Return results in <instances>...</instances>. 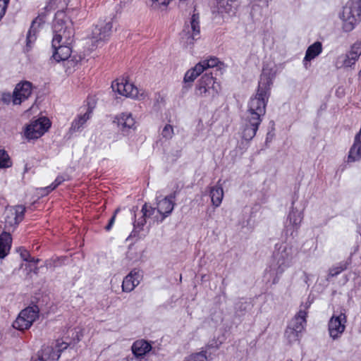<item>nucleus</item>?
Wrapping results in <instances>:
<instances>
[{
  "mask_svg": "<svg viewBox=\"0 0 361 361\" xmlns=\"http://www.w3.org/2000/svg\"><path fill=\"white\" fill-rule=\"evenodd\" d=\"M272 80L270 73L263 69L256 94L250 97L247 109L242 117L241 135L242 138L246 141H250L255 137L266 114Z\"/></svg>",
  "mask_w": 361,
  "mask_h": 361,
  "instance_id": "f257e3e1",
  "label": "nucleus"
},
{
  "mask_svg": "<svg viewBox=\"0 0 361 361\" xmlns=\"http://www.w3.org/2000/svg\"><path fill=\"white\" fill-rule=\"evenodd\" d=\"M54 37L51 42L52 57L57 61L69 59L71 56V45L73 42L75 29L73 23L66 11H58L53 22Z\"/></svg>",
  "mask_w": 361,
  "mask_h": 361,
  "instance_id": "f03ea898",
  "label": "nucleus"
},
{
  "mask_svg": "<svg viewBox=\"0 0 361 361\" xmlns=\"http://www.w3.org/2000/svg\"><path fill=\"white\" fill-rule=\"evenodd\" d=\"M213 75L212 72L205 73L201 77L195 86V95L212 99L219 94L221 85L216 82V78Z\"/></svg>",
  "mask_w": 361,
  "mask_h": 361,
  "instance_id": "7ed1b4c3",
  "label": "nucleus"
},
{
  "mask_svg": "<svg viewBox=\"0 0 361 361\" xmlns=\"http://www.w3.org/2000/svg\"><path fill=\"white\" fill-rule=\"evenodd\" d=\"M342 18L345 32L353 30L361 20V0H351L343 8Z\"/></svg>",
  "mask_w": 361,
  "mask_h": 361,
  "instance_id": "20e7f679",
  "label": "nucleus"
},
{
  "mask_svg": "<svg viewBox=\"0 0 361 361\" xmlns=\"http://www.w3.org/2000/svg\"><path fill=\"white\" fill-rule=\"evenodd\" d=\"M113 24L111 20L99 19L93 26L90 38L93 45L97 47L99 44L107 41L111 34Z\"/></svg>",
  "mask_w": 361,
  "mask_h": 361,
  "instance_id": "39448f33",
  "label": "nucleus"
},
{
  "mask_svg": "<svg viewBox=\"0 0 361 361\" xmlns=\"http://www.w3.org/2000/svg\"><path fill=\"white\" fill-rule=\"evenodd\" d=\"M51 121L47 117H39L32 121L27 125L24 130V136L27 140H36L42 137L51 127Z\"/></svg>",
  "mask_w": 361,
  "mask_h": 361,
  "instance_id": "423d86ee",
  "label": "nucleus"
},
{
  "mask_svg": "<svg viewBox=\"0 0 361 361\" xmlns=\"http://www.w3.org/2000/svg\"><path fill=\"white\" fill-rule=\"evenodd\" d=\"M306 317H293L285 331L284 336L289 345L300 341L306 325Z\"/></svg>",
  "mask_w": 361,
  "mask_h": 361,
  "instance_id": "0eeeda50",
  "label": "nucleus"
},
{
  "mask_svg": "<svg viewBox=\"0 0 361 361\" xmlns=\"http://www.w3.org/2000/svg\"><path fill=\"white\" fill-rule=\"evenodd\" d=\"M361 55V40L356 41L345 54L337 57L335 62L336 68H350L355 64Z\"/></svg>",
  "mask_w": 361,
  "mask_h": 361,
  "instance_id": "6e6552de",
  "label": "nucleus"
},
{
  "mask_svg": "<svg viewBox=\"0 0 361 361\" xmlns=\"http://www.w3.org/2000/svg\"><path fill=\"white\" fill-rule=\"evenodd\" d=\"M293 248L288 246H281L277 252L274 253V257L276 261L277 274H282L285 269L290 267L293 259Z\"/></svg>",
  "mask_w": 361,
  "mask_h": 361,
  "instance_id": "1a4fd4ad",
  "label": "nucleus"
},
{
  "mask_svg": "<svg viewBox=\"0 0 361 361\" xmlns=\"http://www.w3.org/2000/svg\"><path fill=\"white\" fill-rule=\"evenodd\" d=\"M32 91V84L27 80L21 81L16 85L12 94V102L13 104H20L31 95Z\"/></svg>",
  "mask_w": 361,
  "mask_h": 361,
  "instance_id": "9d476101",
  "label": "nucleus"
},
{
  "mask_svg": "<svg viewBox=\"0 0 361 361\" xmlns=\"http://www.w3.org/2000/svg\"><path fill=\"white\" fill-rule=\"evenodd\" d=\"M176 197V192H173L171 195L165 197L157 202V209L161 214V219L157 218L158 221L162 222L164 219L169 216L173 210L175 202L174 200Z\"/></svg>",
  "mask_w": 361,
  "mask_h": 361,
  "instance_id": "9b49d317",
  "label": "nucleus"
},
{
  "mask_svg": "<svg viewBox=\"0 0 361 361\" xmlns=\"http://www.w3.org/2000/svg\"><path fill=\"white\" fill-rule=\"evenodd\" d=\"M346 317H331L329 322V335L333 339L338 338L345 330Z\"/></svg>",
  "mask_w": 361,
  "mask_h": 361,
  "instance_id": "f8f14e48",
  "label": "nucleus"
},
{
  "mask_svg": "<svg viewBox=\"0 0 361 361\" xmlns=\"http://www.w3.org/2000/svg\"><path fill=\"white\" fill-rule=\"evenodd\" d=\"M295 200L292 201L291 209L288 216V221L286 225L287 232L290 230V227L293 228V231H297L300 226L303 219L302 212L298 211L294 207Z\"/></svg>",
  "mask_w": 361,
  "mask_h": 361,
  "instance_id": "ddd939ff",
  "label": "nucleus"
},
{
  "mask_svg": "<svg viewBox=\"0 0 361 361\" xmlns=\"http://www.w3.org/2000/svg\"><path fill=\"white\" fill-rule=\"evenodd\" d=\"M141 275L140 271L134 269H133L124 279L122 283V290L123 292H130L135 286H137L140 281Z\"/></svg>",
  "mask_w": 361,
  "mask_h": 361,
  "instance_id": "4468645a",
  "label": "nucleus"
},
{
  "mask_svg": "<svg viewBox=\"0 0 361 361\" xmlns=\"http://www.w3.org/2000/svg\"><path fill=\"white\" fill-rule=\"evenodd\" d=\"M25 207L22 205L16 207L15 211H11L6 216L5 223L10 226H16L24 219Z\"/></svg>",
  "mask_w": 361,
  "mask_h": 361,
  "instance_id": "2eb2a0df",
  "label": "nucleus"
},
{
  "mask_svg": "<svg viewBox=\"0 0 361 361\" xmlns=\"http://www.w3.org/2000/svg\"><path fill=\"white\" fill-rule=\"evenodd\" d=\"M131 350L136 358H142L152 350V345L148 341L140 339L133 343Z\"/></svg>",
  "mask_w": 361,
  "mask_h": 361,
  "instance_id": "dca6fc26",
  "label": "nucleus"
},
{
  "mask_svg": "<svg viewBox=\"0 0 361 361\" xmlns=\"http://www.w3.org/2000/svg\"><path fill=\"white\" fill-rule=\"evenodd\" d=\"M204 71L202 64L197 63L195 67L189 69L185 74L183 82L185 84L183 86L186 90L192 85V82Z\"/></svg>",
  "mask_w": 361,
  "mask_h": 361,
  "instance_id": "f3484780",
  "label": "nucleus"
},
{
  "mask_svg": "<svg viewBox=\"0 0 361 361\" xmlns=\"http://www.w3.org/2000/svg\"><path fill=\"white\" fill-rule=\"evenodd\" d=\"M361 159V139L360 135H355L354 142L350 148L347 157V163L359 161Z\"/></svg>",
  "mask_w": 361,
  "mask_h": 361,
  "instance_id": "a211bd4d",
  "label": "nucleus"
},
{
  "mask_svg": "<svg viewBox=\"0 0 361 361\" xmlns=\"http://www.w3.org/2000/svg\"><path fill=\"white\" fill-rule=\"evenodd\" d=\"M323 47L322 42L317 41L311 44L306 50L305 56L303 60L304 66L307 68V62L311 61L318 56L322 51Z\"/></svg>",
  "mask_w": 361,
  "mask_h": 361,
  "instance_id": "6ab92c4d",
  "label": "nucleus"
},
{
  "mask_svg": "<svg viewBox=\"0 0 361 361\" xmlns=\"http://www.w3.org/2000/svg\"><path fill=\"white\" fill-rule=\"evenodd\" d=\"M42 23H43L42 18L38 16L35 20H32L31 26L27 32V37H26V47L28 48H31L32 44L35 42L37 39V27H39Z\"/></svg>",
  "mask_w": 361,
  "mask_h": 361,
  "instance_id": "aec40b11",
  "label": "nucleus"
},
{
  "mask_svg": "<svg viewBox=\"0 0 361 361\" xmlns=\"http://www.w3.org/2000/svg\"><path fill=\"white\" fill-rule=\"evenodd\" d=\"M118 126L123 132L127 131L131 128H134L135 121L130 113H123L116 118Z\"/></svg>",
  "mask_w": 361,
  "mask_h": 361,
  "instance_id": "412c9836",
  "label": "nucleus"
},
{
  "mask_svg": "<svg viewBox=\"0 0 361 361\" xmlns=\"http://www.w3.org/2000/svg\"><path fill=\"white\" fill-rule=\"evenodd\" d=\"M92 113V108L88 107L87 111L83 115H79L73 120L70 128L71 133H75L80 130L83 125L90 119L91 114Z\"/></svg>",
  "mask_w": 361,
  "mask_h": 361,
  "instance_id": "4be33fe9",
  "label": "nucleus"
},
{
  "mask_svg": "<svg viewBox=\"0 0 361 361\" xmlns=\"http://www.w3.org/2000/svg\"><path fill=\"white\" fill-rule=\"evenodd\" d=\"M12 243L11 235L3 232L0 235V259H4L9 252Z\"/></svg>",
  "mask_w": 361,
  "mask_h": 361,
  "instance_id": "5701e85b",
  "label": "nucleus"
},
{
  "mask_svg": "<svg viewBox=\"0 0 361 361\" xmlns=\"http://www.w3.org/2000/svg\"><path fill=\"white\" fill-rule=\"evenodd\" d=\"M221 180H219L217 184L212 187L210 189V196L212 204L217 207H219L224 197V190L221 184H220Z\"/></svg>",
  "mask_w": 361,
  "mask_h": 361,
  "instance_id": "b1692460",
  "label": "nucleus"
},
{
  "mask_svg": "<svg viewBox=\"0 0 361 361\" xmlns=\"http://www.w3.org/2000/svg\"><path fill=\"white\" fill-rule=\"evenodd\" d=\"M238 6L239 2L238 0H218V7L222 13L233 14Z\"/></svg>",
  "mask_w": 361,
  "mask_h": 361,
  "instance_id": "393cba45",
  "label": "nucleus"
},
{
  "mask_svg": "<svg viewBox=\"0 0 361 361\" xmlns=\"http://www.w3.org/2000/svg\"><path fill=\"white\" fill-rule=\"evenodd\" d=\"M35 321V317H16L12 322V326L15 329L23 331L29 329Z\"/></svg>",
  "mask_w": 361,
  "mask_h": 361,
  "instance_id": "a878e982",
  "label": "nucleus"
},
{
  "mask_svg": "<svg viewBox=\"0 0 361 361\" xmlns=\"http://www.w3.org/2000/svg\"><path fill=\"white\" fill-rule=\"evenodd\" d=\"M44 358L47 360H53L56 361L60 357V354L57 351V348L56 346L54 348L52 346H43L41 350H39Z\"/></svg>",
  "mask_w": 361,
  "mask_h": 361,
  "instance_id": "bb28decb",
  "label": "nucleus"
},
{
  "mask_svg": "<svg viewBox=\"0 0 361 361\" xmlns=\"http://www.w3.org/2000/svg\"><path fill=\"white\" fill-rule=\"evenodd\" d=\"M130 87V82L127 80L122 79H116L111 84L112 90L117 92L118 94L124 96L126 94V90L125 88Z\"/></svg>",
  "mask_w": 361,
  "mask_h": 361,
  "instance_id": "cd10ccee",
  "label": "nucleus"
},
{
  "mask_svg": "<svg viewBox=\"0 0 361 361\" xmlns=\"http://www.w3.org/2000/svg\"><path fill=\"white\" fill-rule=\"evenodd\" d=\"M147 208V203H145L142 207V215L140 216L138 219L135 220L133 223L134 229L133 231V233H137L140 232L141 230H142L143 226L147 223V211L146 209Z\"/></svg>",
  "mask_w": 361,
  "mask_h": 361,
  "instance_id": "c85d7f7f",
  "label": "nucleus"
},
{
  "mask_svg": "<svg viewBox=\"0 0 361 361\" xmlns=\"http://www.w3.org/2000/svg\"><path fill=\"white\" fill-rule=\"evenodd\" d=\"M350 264V260L343 261V262H339L336 266L330 268L329 271V275H328L329 278L338 276L340 273L346 270Z\"/></svg>",
  "mask_w": 361,
  "mask_h": 361,
  "instance_id": "c756f323",
  "label": "nucleus"
},
{
  "mask_svg": "<svg viewBox=\"0 0 361 361\" xmlns=\"http://www.w3.org/2000/svg\"><path fill=\"white\" fill-rule=\"evenodd\" d=\"M190 26L192 30V39H195V36L200 35V16L198 13H194L190 19Z\"/></svg>",
  "mask_w": 361,
  "mask_h": 361,
  "instance_id": "7c9ffc66",
  "label": "nucleus"
},
{
  "mask_svg": "<svg viewBox=\"0 0 361 361\" xmlns=\"http://www.w3.org/2000/svg\"><path fill=\"white\" fill-rule=\"evenodd\" d=\"M12 166V161L4 149H0V169L8 168Z\"/></svg>",
  "mask_w": 361,
  "mask_h": 361,
  "instance_id": "2f4dec72",
  "label": "nucleus"
},
{
  "mask_svg": "<svg viewBox=\"0 0 361 361\" xmlns=\"http://www.w3.org/2000/svg\"><path fill=\"white\" fill-rule=\"evenodd\" d=\"M39 309L38 306L36 305H32L21 310L18 316H39Z\"/></svg>",
  "mask_w": 361,
  "mask_h": 361,
  "instance_id": "473e14b6",
  "label": "nucleus"
},
{
  "mask_svg": "<svg viewBox=\"0 0 361 361\" xmlns=\"http://www.w3.org/2000/svg\"><path fill=\"white\" fill-rule=\"evenodd\" d=\"M184 361H208L206 352L194 353L185 357Z\"/></svg>",
  "mask_w": 361,
  "mask_h": 361,
  "instance_id": "72a5a7b5",
  "label": "nucleus"
},
{
  "mask_svg": "<svg viewBox=\"0 0 361 361\" xmlns=\"http://www.w3.org/2000/svg\"><path fill=\"white\" fill-rule=\"evenodd\" d=\"M219 63V60L216 57L210 58L209 59L204 60L199 62V64H202L204 68V71L209 68H214L217 66Z\"/></svg>",
  "mask_w": 361,
  "mask_h": 361,
  "instance_id": "f704fd0d",
  "label": "nucleus"
},
{
  "mask_svg": "<svg viewBox=\"0 0 361 361\" xmlns=\"http://www.w3.org/2000/svg\"><path fill=\"white\" fill-rule=\"evenodd\" d=\"M174 135L173 128L170 124H166L161 133V135L165 140H171Z\"/></svg>",
  "mask_w": 361,
  "mask_h": 361,
  "instance_id": "c9c22d12",
  "label": "nucleus"
},
{
  "mask_svg": "<svg viewBox=\"0 0 361 361\" xmlns=\"http://www.w3.org/2000/svg\"><path fill=\"white\" fill-rule=\"evenodd\" d=\"M130 87L125 88L126 90V94L124 96L126 97L139 98V90L137 87L133 84L130 83Z\"/></svg>",
  "mask_w": 361,
  "mask_h": 361,
  "instance_id": "e433bc0d",
  "label": "nucleus"
},
{
  "mask_svg": "<svg viewBox=\"0 0 361 361\" xmlns=\"http://www.w3.org/2000/svg\"><path fill=\"white\" fill-rule=\"evenodd\" d=\"M311 305V302L307 300L305 303H302L300 307L298 312L295 316H307L308 312L307 310Z\"/></svg>",
  "mask_w": 361,
  "mask_h": 361,
  "instance_id": "4c0bfd02",
  "label": "nucleus"
},
{
  "mask_svg": "<svg viewBox=\"0 0 361 361\" xmlns=\"http://www.w3.org/2000/svg\"><path fill=\"white\" fill-rule=\"evenodd\" d=\"M17 252H19L21 259L23 261L27 262L30 256V252L24 247H20L17 249Z\"/></svg>",
  "mask_w": 361,
  "mask_h": 361,
  "instance_id": "58836bf2",
  "label": "nucleus"
},
{
  "mask_svg": "<svg viewBox=\"0 0 361 361\" xmlns=\"http://www.w3.org/2000/svg\"><path fill=\"white\" fill-rule=\"evenodd\" d=\"M70 343L64 341H60L59 340L56 341V348H57V351L61 355V353L66 350L68 346Z\"/></svg>",
  "mask_w": 361,
  "mask_h": 361,
  "instance_id": "ea45409f",
  "label": "nucleus"
},
{
  "mask_svg": "<svg viewBox=\"0 0 361 361\" xmlns=\"http://www.w3.org/2000/svg\"><path fill=\"white\" fill-rule=\"evenodd\" d=\"M71 331L73 336L75 334V336L73 338V342L74 343H77L80 341L82 334L79 330H77L76 329H72Z\"/></svg>",
  "mask_w": 361,
  "mask_h": 361,
  "instance_id": "a19ab883",
  "label": "nucleus"
},
{
  "mask_svg": "<svg viewBox=\"0 0 361 361\" xmlns=\"http://www.w3.org/2000/svg\"><path fill=\"white\" fill-rule=\"evenodd\" d=\"M66 180H68V178H66L63 176H58L55 179L54 182L52 183L56 188H57L59 185H61L63 182H64Z\"/></svg>",
  "mask_w": 361,
  "mask_h": 361,
  "instance_id": "79ce46f5",
  "label": "nucleus"
},
{
  "mask_svg": "<svg viewBox=\"0 0 361 361\" xmlns=\"http://www.w3.org/2000/svg\"><path fill=\"white\" fill-rule=\"evenodd\" d=\"M30 361H46L40 351L35 356L32 357Z\"/></svg>",
  "mask_w": 361,
  "mask_h": 361,
  "instance_id": "37998d69",
  "label": "nucleus"
},
{
  "mask_svg": "<svg viewBox=\"0 0 361 361\" xmlns=\"http://www.w3.org/2000/svg\"><path fill=\"white\" fill-rule=\"evenodd\" d=\"M56 188L54 185V184L51 183L50 185H49L46 188H42V190L44 192V195H48L49 192H51Z\"/></svg>",
  "mask_w": 361,
  "mask_h": 361,
  "instance_id": "c03bdc74",
  "label": "nucleus"
},
{
  "mask_svg": "<svg viewBox=\"0 0 361 361\" xmlns=\"http://www.w3.org/2000/svg\"><path fill=\"white\" fill-rule=\"evenodd\" d=\"M115 215H113L111 218L109 219L108 224L104 228L106 231H109L111 229L115 222Z\"/></svg>",
  "mask_w": 361,
  "mask_h": 361,
  "instance_id": "a18cd8bd",
  "label": "nucleus"
},
{
  "mask_svg": "<svg viewBox=\"0 0 361 361\" xmlns=\"http://www.w3.org/2000/svg\"><path fill=\"white\" fill-rule=\"evenodd\" d=\"M156 209H157V208H154V207H151V206H148V205L147 204V208H146V209H147V217H149V216H151L152 215H153Z\"/></svg>",
  "mask_w": 361,
  "mask_h": 361,
  "instance_id": "49530a36",
  "label": "nucleus"
},
{
  "mask_svg": "<svg viewBox=\"0 0 361 361\" xmlns=\"http://www.w3.org/2000/svg\"><path fill=\"white\" fill-rule=\"evenodd\" d=\"M12 98V95L11 94H4L2 96V100L4 102H9L11 101V99Z\"/></svg>",
  "mask_w": 361,
  "mask_h": 361,
  "instance_id": "de8ad7c7",
  "label": "nucleus"
},
{
  "mask_svg": "<svg viewBox=\"0 0 361 361\" xmlns=\"http://www.w3.org/2000/svg\"><path fill=\"white\" fill-rule=\"evenodd\" d=\"M154 2H157L160 5H168L171 0H152Z\"/></svg>",
  "mask_w": 361,
  "mask_h": 361,
  "instance_id": "09e8293b",
  "label": "nucleus"
},
{
  "mask_svg": "<svg viewBox=\"0 0 361 361\" xmlns=\"http://www.w3.org/2000/svg\"><path fill=\"white\" fill-rule=\"evenodd\" d=\"M27 262L37 264L39 262V259L38 258H35V257L30 256L29 259H27Z\"/></svg>",
  "mask_w": 361,
  "mask_h": 361,
  "instance_id": "8fccbe9b",
  "label": "nucleus"
},
{
  "mask_svg": "<svg viewBox=\"0 0 361 361\" xmlns=\"http://www.w3.org/2000/svg\"><path fill=\"white\" fill-rule=\"evenodd\" d=\"M221 343V342H219V343H217V342H215L214 343H209L208 345V347L218 348Z\"/></svg>",
  "mask_w": 361,
  "mask_h": 361,
  "instance_id": "3c124183",
  "label": "nucleus"
},
{
  "mask_svg": "<svg viewBox=\"0 0 361 361\" xmlns=\"http://www.w3.org/2000/svg\"><path fill=\"white\" fill-rule=\"evenodd\" d=\"M281 274H276V277H274V279H273V281H272L273 284H276V283H278V282H279V278H280V276H281Z\"/></svg>",
  "mask_w": 361,
  "mask_h": 361,
  "instance_id": "603ef678",
  "label": "nucleus"
},
{
  "mask_svg": "<svg viewBox=\"0 0 361 361\" xmlns=\"http://www.w3.org/2000/svg\"><path fill=\"white\" fill-rule=\"evenodd\" d=\"M31 271H32L35 274H38V271H39V267H35L33 269H32Z\"/></svg>",
  "mask_w": 361,
  "mask_h": 361,
  "instance_id": "864d4df0",
  "label": "nucleus"
},
{
  "mask_svg": "<svg viewBox=\"0 0 361 361\" xmlns=\"http://www.w3.org/2000/svg\"><path fill=\"white\" fill-rule=\"evenodd\" d=\"M120 211V209L119 208H117L114 212V214L113 215H115V217L116 216V214H118V212Z\"/></svg>",
  "mask_w": 361,
  "mask_h": 361,
  "instance_id": "5fc2aeb1",
  "label": "nucleus"
},
{
  "mask_svg": "<svg viewBox=\"0 0 361 361\" xmlns=\"http://www.w3.org/2000/svg\"><path fill=\"white\" fill-rule=\"evenodd\" d=\"M339 316H345L344 313H341Z\"/></svg>",
  "mask_w": 361,
  "mask_h": 361,
  "instance_id": "6e6d98bb",
  "label": "nucleus"
},
{
  "mask_svg": "<svg viewBox=\"0 0 361 361\" xmlns=\"http://www.w3.org/2000/svg\"><path fill=\"white\" fill-rule=\"evenodd\" d=\"M286 361H293L292 360H287Z\"/></svg>",
  "mask_w": 361,
  "mask_h": 361,
  "instance_id": "4d7b16f0",
  "label": "nucleus"
}]
</instances>
